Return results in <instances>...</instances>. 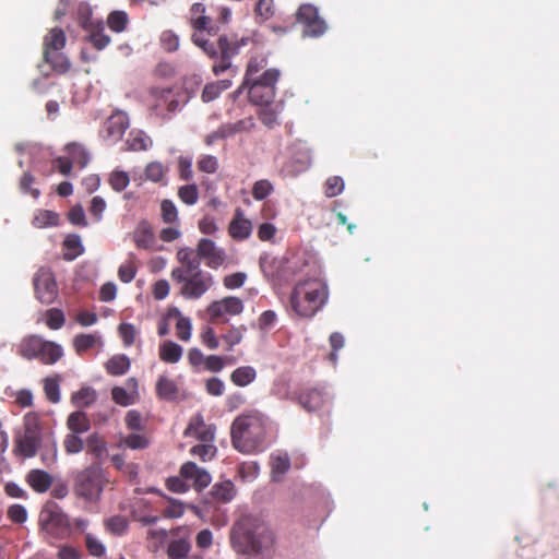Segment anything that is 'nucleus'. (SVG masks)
<instances>
[{
	"mask_svg": "<svg viewBox=\"0 0 559 559\" xmlns=\"http://www.w3.org/2000/svg\"><path fill=\"white\" fill-rule=\"evenodd\" d=\"M266 418L259 412L238 416L230 428L231 443L242 453H254L263 449Z\"/></svg>",
	"mask_w": 559,
	"mask_h": 559,
	"instance_id": "obj_4",
	"label": "nucleus"
},
{
	"mask_svg": "<svg viewBox=\"0 0 559 559\" xmlns=\"http://www.w3.org/2000/svg\"><path fill=\"white\" fill-rule=\"evenodd\" d=\"M259 119L266 128L273 129L278 124V112L269 105H264L259 111Z\"/></svg>",
	"mask_w": 559,
	"mask_h": 559,
	"instance_id": "obj_56",
	"label": "nucleus"
},
{
	"mask_svg": "<svg viewBox=\"0 0 559 559\" xmlns=\"http://www.w3.org/2000/svg\"><path fill=\"white\" fill-rule=\"evenodd\" d=\"M105 527L108 533L122 536L128 531L129 522L122 515H115L105 521Z\"/></svg>",
	"mask_w": 559,
	"mask_h": 559,
	"instance_id": "obj_42",
	"label": "nucleus"
},
{
	"mask_svg": "<svg viewBox=\"0 0 559 559\" xmlns=\"http://www.w3.org/2000/svg\"><path fill=\"white\" fill-rule=\"evenodd\" d=\"M260 467L257 462H243L238 467V475L242 481H252L259 475Z\"/></svg>",
	"mask_w": 559,
	"mask_h": 559,
	"instance_id": "obj_59",
	"label": "nucleus"
},
{
	"mask_svg": "<svg viewBox=\"0 0 559 559\" xmlns=\"http://www.w3.org/2000/svg\"><path fill=\"white\" fill-rule=\"evenodd\" d=\"M271 475L272 479L278 481L290 468V459L286 453L271 455Z\"/></svg>",
	"mask_w": 559,
	"mask_h": 559,
	"instance_id": "obj_27",
	"label": "nucleus"
},
{
	"mask_svg": "<svg viewBox=\"0 0 559 559\" xmlns=\"http://www.w3.org/2000/svg\"><path fill=\"white\" fill-rule=\"evenodd\" d=\"M297 401L302 408L313 412L324 404V393L318 388H305L298 392Z\"/></svg>",
	"mask_w": 559,
	"mask_h": 559,
	"instance_id": "obj_18",
	"label": "nucleus"
},
{
	"mask_svg": "<svg viewBox=\"0 0 559 559\" xmlns=\"http://www.w3.org/2000/svg\"><path fill=\"white\" fill-rule=\"evenodd\" d=\"M85 546L88 554L93 557L100 558L105 555L106 548L103 543L92 534L85 535Z\"/></svg>",
	"mask_w": 559,
	"mask_h": 559,
	"instance_id": "obj_61",
	"label": "nucleus"
},
{
	"mask_svg": "<svg viewBox=\"0 0 559 559\" xmlns=\"http://www.w3.org/2000/svg\"><path fill=\"white\" fill-rule=\"evenodd\" d=\"M63 259L72 261L81 255L84 251L81 238L76 234H70L63 240Z\"/></svg>",
	"mask_w": 559,
	"mask_h": 559,
	"instance_id": "obj_30",
	"label": "nucleus"
},
{
	"mask_svg": "<svg viewBox=\"0 0 559 559\" xmlns=\"http://www.w3.org/2000/svg\"><path fill=\"white\" fill-rule=\"evenodd\" d=\"M24 432L37 435L41 437L40 416L36 412H28L23 418Z\"/></svg>",
	"mask_w": 559,
	"mask_h": 559,
	"instance_id": "obj_48",
	"label": "nucleus"
},
{
	"mask_svg": "<svg viewBox=\"0 0 559 559\" xmlns=\"http://www.w3.org/2000/svg\"><path fill=\"white\" fill-rule=\"evenodd\" d=\"M66 43L67 37L63 29L53 27L44 37V52L62 50L66 46Z\"/></svg>",
	"mask_w": 559,
	"mask_h": 559,
	"instance_id": "obj_25",
	"label": "nucleus"
},
{
	"mask_svg": "<svg viewBox=\"0 0 559 559\" xmlns=\"http://www.w3.org/2000/svg\"><path fill=\"white\" fill-rule=\"evenodd\" d=\"M107 483L103 468L93 464L75 474L73 491L87 502H97Z\"/></svg>",
	"mask_w": 559,
	"mask_h": 559,
	"instance_id": "obj_6",
	"label": "nucleus"
},
{
	"mask_svg": "<svg viewBox=\"0 0 559 559\" xmlns=\"http://www.w3.org/2000/svg\"><path fill=\"white\" fill-rule=\"evenodd\" d=\"M36 298L44 305L52 304L58 297V286L52 271L41 266L33 278Z\"/></svg>",
	"mask_w": 559,
	"mask_h": 559,
	"instance_id": "obj_13",
	"label": "nucleus"
},
{
	"mask_svg": "<svg viewBox=\"0 0 559 559\" xmlns=\"http://www.w3.org/2000/svg\"><path fill=\"white\" fill-rule=\"evenodd\" d=\"M177 260L182 264V266L175 267L174 270H181L186 272L197 271L200 267V259L194 255V252L190 248H182L177 252Z\"/></svg>",
	"mask_w": 559,
	"mask_h": 559,
	"instance_id": "obj_33",
	"label": "nucleus"
},
{
	"mask_svg": "<svg viewBox=\"0 0 559 559\" xmlns=\"http://www.w3.org/2000/svg\"><path fill=\"white\" fill-rule=\"evenodd\" d=\"M216 452L217 448L213 444V442H203L202 444L192 447L190 450L192 455L200 457L204 462L212 460Z\"/></svg>",
	"mask_w": 559,
	"mask_h": 559,
	"instance_id": "obj_52",
	"label": "nucleus"
},
{
	"mask_svg": "<svg viewBox=\"0 0 559 559\" xmlns=\"http://www.w3.org/2000/svg\"><path fill=\"white\" fill-rule=\"evenodd\" d=\"M46 324L50 330H59L66 323V317L61 309L50 308L45 313Z\"/></svg>",
	"mask_w": 559,
	"mask_h": 559,
	"instance_id": "obj_49",
	"label": "nucleus"
},
{
	"mask_svg": "<svg viewBox=\"0 0 559 559\" xmlns=\"http://www.w3.org/2000/svg\"><path fill=\"white\" fill-rule=\"evenodd\" d=\"M296 22L301 25L302 37L318 38L325 34L328 24L319 9L311 3H302L295 13Z\"/></svg>",
	"mask_w": 559,
	"mask_h": 559,
	"instance_id": "obj_9",
	"label": "nucleus"
},
{
	"mask_svg": "<svg viewBox=\"0 0 559 559\" xmlns=\"http://www.w3.org/2000/svg\"><path fill=\"white\" fill-rule=\"evenodd\" d=\"M129 182L130 178L126 171L115 170L109 176V185L117 192L123 191Z\"/></svg>",
	"mask_w": 559,
	"mask_h": 559,
	"instance_id": "obj_60",
	"label": "nucleus"
},
{
	"mask_svg": "<svg viewBox=\"0 0 559 559\" xmlns=\"http://www.w3.org/2000/svg\"><path fill=\"white\" fill-rule=\"evenodd\" d=\"M150 108L163 119L176 112L179 108V99L173 88L152 87L150 90Z\"/></svg>",
	"mask_w": 559,
	"mask_h": 559,
	"instance_id": "obj_12",
	"label": "nucleus"
},
{
	"mask_svg": "<svg viewBox=\"0 0 559 559\" xmlns=\"http://www.w3.org/2000/svg\"><path fill=\"white\" fill-rule=\"evenodd\" d=\"M171 278L181 284L180 294L186 299H199L214 285L213 275L200 267L192 272L173 270Z\"/></svg>",
	"mask_w": 559,
	"mask_h": 559,
	"instance_id": "obj_7",
	"label": "nucleus"
},
{
	"mask_svg": "<svg viewBox=\"0 0 559 559\" xmlns=\"http://www.w3.org/2000/svg\"><path fill=\"white\" fill-rule=\"evenodd\" d=\"M273 191L272 183L266 179L258 180L252 187V197L258 200H264Z\"/></svg>",
	"mask_w": 559,
	"mask_h": 559,
	"instance_id": "obj_63",
	"label": "nucleus"
},
{
	"mask_svg": "<svg viewBox=\"0 0 559 559\" xmlns=\"http://www.w3.org/2000/svg\"><path fill=\"white\" fill-rule=\"evenodd\" d=\"M129 128V118L122 111H116L104 122L102 134L110 144L119 142Z\"/></svg>",
	"mask_w": 559,
	"mask_h": 559,
	"instance_id": "obj_15",
	"label": "nucleus"
},
{
	"mask_svg": "<svg viewBox=\"0 0 559 559\" xmlns=\"http://www.w3.org/2000/svg\"><path fill=\"white\" fill-rule=\"evenodd\" d=\"M247 332V326L241 324L239 326H231L226 333L222 335V340L227 344V349L241 343L243 334Z\"/></svg>",
	"mask_w": 559,
	"mask_h": 559,
	"instance_id": "obj_46",
	"label": "nucleus"
},
{
	"mask_svg": "<svg viewBox=\"0 0 559 559\" xmlns=\"http://www.w3.org/2000/svg\"><path fill=\"white\" fill-rule=\"evenodd\" d=\"M179 199L187 205H194L199 200V189L197 185H185L178 189Z\"/></svg>",
	"mask_w": 559,
	"mask_h": 559,
	"instance_id": "obj_53",
	"label": "nucleus"
},
{
	"mask_svg": "<svg viewBox=\"0 0 559 559\" xmlns=\"http://www.w3.org/2000/svg\"><path fill=\"white\" fill-rule=\"evenodd\" d=\"M43 53L45 62L51 67L53 72L64 74L70 70L71 62L62 50L46 51Z\"/></svg>",
	"mask_w": 559,
	"mask_h": 559,
	"instance_id": "obj_23",
	"label": "nucleus"
},
{
	"mask_svg": "<svg viewBox=\"0 0 559 559\" xmlns=\"http://www.w3.org/2000/svg\"><path fill=\"white\" fill-rule=\"evenodd\" d=\"M67 428L72 433H84L91 428V421L84 412L78 411L71 413L67 418Z\"/></svg>",
	"mask_w": 559,
	"mask_h": 559,
	"instance_id": "obj_28",
	"label": "nucleus"
},
{
	"mask_svg": "<svg viewBox=\"0 0 559 559\" xmlns=\"http://www.w3.org/2000/svg\"><path fill=\"white\" fill-rule=\"evenodd\" d=\"M61 380H62V378L60 374L46 377L43 380V389H44L46 399L52 404H57L60 402V399H61L60 382H61Z\"/></svg>",
	"mask_w": 559,
	"mask_h": 559,
	"instance_id": "obj_31",
	"label": "nucleus"
},
{
	"mask_svg": "<svg viewBox=\"0 0 559 559\" xmlns=\"http://www.w3.org/2000/svg\"><path fill=\"white\" fill-rule=\"evenodd\" d=\"M17 354L27 360L36 359L44 365H53L63 356V349L52 341L44 340L39 335H29L20 342Z\"/></svg>",
	"mask_w": 559,
	"mask_h": 559,
	"instance_id": "obj_5",
	"label": "nucleus"
},
{
	"mask_svg": "<svg viewBox=\"0 0 559 559\" xmlns=\"http://www.w3.org/2000/svg\"><path fill=\"white\" fill-rule=\"evenodd\" d=\"M160 217L165 224L179 223L178 210L171 200L165 199L160 202Z\"/></svg>",
	"mask_w": 559,
	"mask_h": 559,
	"instance_id": "obj_44",
	"label": "nucleus"
},
{
	"mask_svg": "<svg viewBox=\"0 0 559 559\" xmlns=\"http://www.w3.org/2000/svg\"><path fill=\"white\" fill-rule=\"evenodd\" d=\"M205 7L202 3H193L190 8L189 22L193 28L191 39L204 53L214 60L212 71L219 75L227 70H233L231 59L239 53L248 39L239 38L236 34L221 35L215 41L207 36H215L218 28L213 24L212 19L205 14Z\"/></svg>",
	"mask_w": 559,
	"mask_h": 559,
	"instance_id": "obj_1",
	"label": "nucleus"
},
{
	"mask_svg": "<svg viewBox=\"0 0 559 559\" xmlns=\"http://www.w3.org/2000/svg\"><path fill=\"white\" fill-rule=\"evenodd\" d=\"M84 440L80 433H68L63 439V448L67 454H78L84 449Z\"/></svg>",
	"mask_w": 559,
	"mask_h": 559,
	"instance_id": "obj_47",
	"label": "nucleus"
},
{
	"mask_svg": "<svg viewBox=\"0 0 559 559\" xmlns=\"http://www.w3.org/2000/svg\"><path fill=\"white\" fill-rule=\"evenodd\" d=\"M39 524L47 534L53 537H63L70 528L69 518L61 508L53 502H48L39 513Z\"/></svg>",
	"mask_w": 559,
	"mask_h": 559,
	"instance_id": "obj_10",
	"label": "nucleus"
},
{
	"mask_svg": "<svg viewBox=\"0 0 559 559\" xmlns=\"http://www.w3.org/2000/svg\"><path fill=\"white\" fill-rule=\"evenodd\" d=\"M150 440L144 435L131 433L127 437L121 438L118 447H127L131 450H143L148 448Z\"/></svg>",
	"mask_w": 559,
	"mask_h": 559,
	"instance_id": "obj_43",
	"label": "nucleus"
},
{
	"mask_svg": "<svg viewBox=\"0 0 559 559\" xmlns=\"http://www.w3.org/2000/svg\"><path fill=\"white\" fill-rule=\"evenodd\" d=\"M197 253L200 260H204L206 266L217 270L225 264L227 255L224 249L218 248L215 242L207 238H201L197 246Z\"/></svg>",
	"mask_w": 559,
	"mask_h": 559,
	"instance_id": "obj_14",
	"label": "nucleus"
},
{
	"mask_svg": "<svg viewBox=\"0 0 559 559\" xmlns=\"http://www.w3.org/2000/svg\"><path fill=\"white\" fill-rule=\"evenodd\" d=\"M97 399L96 391L91 386H83L74 392L71 396V402L79 408L91 406Z\"/></svg>",
	"mask_w": 559,
	"mask_h": 559,
	"instance_id": "obj_36",
	"label": "nucleus"
},
{
	"mask_svg": "<svg viewBox=\"0 0 559 559\" xmlns=\"http://www.w3.org/2000/svg\"><path fill=\"white\" fill-rule=\"evenodd\" d=\"M87 453L92 454L96 461H100L107 452V442L104 437L97 432L91 433L85 440Z\"/></svg>",
	"mask_w": 559,
	"mask_h": 559,
	"instance_id": "obj_29",
	"label": "nucleus"
},
{
	"mask_svg": "<svg viewBox=\"0 0 559 559\" xmlns=\"http://www.w3.org/2000/svg\"><path fill=\"white\" fill-rule=\"evenodd\" d=\"M59 224V215L49 210H39L34 215L33 225L37 228H45L48 226H57Z\"/></svg>",
	"mask_w": 559,
	"mask_h": 559,
	"instance_id": "obj_40",
	"label": "nucleus"
},
{
	"mask_svg": "<svg viewBox=\"0 0 559 559\" xmlns=\"http://www.w3.org/2000/svg\"><path fill=\"white\" fill-rule=\"evenodd\" d=\"M235 361V358L210 355L205 357L204 367L211 372H219L226 364H234Z\"/></svg>",
	"mask_w": 559,
	"mask_h": 559,
	"instance_id": "obj_57",
	"label": "nucleus"
},
{
	"mask_svg": "<svg viewBox=\"0 0 559 559\" xmlns=\"http://www.w3.org/2000/svg\"><path fill=\"white\" fill-rule=\"evenodd\" d=\"M79 24L85 31L96 25L99 21H94L92 17V9L87 4H80L78 9Z\"/></svg>",
	"mask_w": 559,
	"mask_h": 559,
	"instance_id": "obj_62",
	"label": "nucleus"
},
{
	"mask_svg": "<svg viewBox=\"0 0 559 559\" xmlns=\"http://www.w3.org/2000/svg\"><path fill=\"white\" fill-rule=\"evenodd\" d=\"M41 437L28 432H24L16 439L15 448L23 457H33L36 455L40 444Z\"/></svg>",
	"mask_w": 559,
	"mask_h": 559,
	"instance_id": "obj_22",
	"label": "nucleus"
},
{
	"mask_svg": "<svg viewBox=\"0 0 559 559\" xmlns=\"http://www.w3.org/2000/svg\"><path fill=\"white\" fill-rule=\"evenodd\" d=\"M107 24L116 33L123 32L128 24V15L123 11H114L108 15Z\"/></svg>",
	"mask_w": 559,
	"mask_h": 559,
	"instance_id": "obj_51",
	"label": "nucleus"
},
{
	"mask_svg": "<svg viewBox=\"0 0 559 559\" xmlns=\"http://www.w3.org/2000/svg\"><path fill=\"white\" fill-rule=\"evenodd\" d=\"M86 32H88L87 41L97 50H103L110 43V37L104 33L102 22L86 29Z\"/></svg>",
	"mask_w": 559,
	"mask_h": 559,
	"instance_id": "obj_35",
	"label": "nucleus"
},
{
	"mask_svg": "<svg viewBox=\"0 0 559 559\" xmlns=\"http://www.w3.org/2000/svg\"><path fill=\"white\" fill-rule=\"evenodd\" d=\"M182 347L173 341L163 342L158 348L159 359L166 364L178 362L182 357Z\"/></svg>",
	"mask_w": 559,
	"mask_h": 559,
	"instance_id": "obj_24",
	"label": "nucleus"
},
{
	"mask_svg": "<svg viewBox=\"0 0 559 559\" xmlns=\"http://www.w3.org/2000/svg\"><path fill=\"white\" fill-rule=\"evenodd\" d=\"M262 64L258 59H250L247 66L246 74L242 84L240 85L238 92L242 93L245 91V87L248 85V82H253L255 80H259L258 73L262 69Z\"/></svg>",
	"mask_w": 559,
	"mask_h": 559,
	"instance_id": "obj_55",
	"label": "nucleus"
},
{
	"mask_svg": "<svg viewBox=\"0 0 559 559\" xmlns=\"http://www.w3.org/2000/svg\"><path fill=\"white\" fill-rule=\"evenodd\" d=\"M118 332L126 347L131 346L135 342L138 331L133 324L121 323L118 328Z\"/></svg>",
	"mask_w": 559,
	"mask_h": 559,
	"instance_id": "obj_64",
	"label": "nucleus"
},
{
	"mask_svg": "<svg viewBox=\"0 0 559 559\" xmlns=\"http://www.w3.org/2000/svg\"><path fill=\"white\" fill-rule=\"evenodd\" d=\"M212 493L216 499L223 502H229L235 497V486L230 480L215 484Z\"/></svg>",
	"mask_w": 559,
	"mask_h": 559,
	"instance_id": "obj_45",
	"label": "nucleus"
},
{
	"mask_svg": "<svg viewBox=\"0 0 559 559\" xmlns=\"http://www.w3.org/2000/svg\"><path fill=\"white\" fill-rule=\"evenodd\" d=\"M124 151L140 152L146 151L152 145V140L141 130H133L129 133L124 143Z\"/></svg>",
	"mask_w": 559,
	"mask_h": 559,
	"instance_id": "obj_26",
	"label": "nucleus"
},
{
	"mask_svg": "<svg viewBox=\"0 0 559 559\" xmlns=\"http://www.w3.org/2000/svg\"><path fill=\"white\" fill-rule=\"evenodd\" d=\"M329 300V287L320 278L300 280L289 296L292 311L300 318H312Z\"/></svg>",
	"mask_w": 559,
	"mask_h": 559,
	"instance_id": "obj_3",
	"label": "nucleus"
},
{
	"mask_svg": "<svg viewBox=\"0 0 559 559\" xmlns=\"http://www.w3.org/2000/svg\"><path fill=\"white\" fill-rule=\"evenodd\" d=\"M130 365L128 356L120 354L109 358L105 364V369L110 376H122L129 370Z\"/></svg>",
	"mask_w": 559,
	"mask_h": 559,
	"instance_id": "obj_34",
	"label": "nucleus"
},
{
	"mask_svg": "<svg viewBox=\"0 0 559 559\" xmlns=\"http://www.w3.org/2000/svg\"><path fill=\"white\" fill-rule=\"evenodd\" d=\"M168 173V168L165 167L160 162H151L146 165L144 174L147 180L160 183V185H167L166 176Z\"/></svg>",
	"mask_w": 559,
	"mask_h": 559,
	"instance_id": "obj_39",
	"label": "nucleus"
},
{
	"mask_svg": "<svg viewBox=\"0 0 559 559\" xmlns=\"http://www.w3.org/2000/svg\"><path fill=\"white\" fill-rule=\"evenodd\" d=\"M233 548L242 555H262L271 550L274 535L267 524L258 516L243 515L230 532Z\"/></svg>",
	"mask_w": 559,
	"mask_h": 559,
	"instance_id": "obj_2",
	"label": "nucleus"
},
{
	"mask_svg": "<svg viewBox=\"0 0 559 559\" xmlns=\"http://www.w3.org/2000/svg\"><path fill=\"white\" fill-rule=\"evenodd\" d=\"M251 222L243 217V213L240 209H237L235 217L230 222L228 228L230 237L235 240H245L251 235Z\"/></svg>",
	"mask_w": 559,
	"mask_h": 559,
	"instance_id": "obj_19",
	"label": "nucleus"
},
{
	"mask_svg": "<svg viewBox=\"0 0 559 559\" xmlns=\"http://www.w3.org/2000/svg\"><path fill=\"white\" fill-rule=\"evenodd\" d=\"M243 301L235 296L214 300L206 307L209 322H227L229 317L240 314L243 311Z\"/></svg>",
	"mask_w": 559,
	"mask_h": 559,
	"instance_id": "obj_11",
	"label": "nucleus"
},
{
	"mask_svg": "<svg viewBox=\"0 0 559 559\" xmlns=\"http://www.w3.org/2000/svg\"><path fill=\"white\" fill-rule=\"evenodd\" d=\"M133 241L139 249H152L155 243V235L148 221L139 222L133 233Z\"/></svg>",
	"mask_w": 559,
	"mask_h": 559,
	"instance_id": "obj_20",
	"label": "nucleus"
},
{
	"mask_svg": "<svg viewBox=\"0 0 559 559\" xmlns=\"http://www.w3.org/2000/svg\"><path fill=\"white\" fill-rule=\"evenodd\" d=\"M156 394L162 400L173 401L178 395V386L174 380L160 376L156 382Z\"/></svg>",
	"mask_w": 559,
	"mask_h": 559,
	"instance_id": "obj_32",
	"label": "nucleus"
},
{
	"mask_svg": "<svg viewBox=\"0 0 559 559\" xmlns=\"http://www.w3.org/2000/svg\"><path fill=\"white\" fill-rule=\"evenodd\" d=\"M66 152L72 164L80 168H84L90 162V156L81 144L70 143L66 146Z\"/></svg>",
	"mask_w": 559,
	"mask_h": 559,
	"instance_id": "obj_37",
	"label": "nucleus"
},
{
	"mask_svg": "<svg viewBox=\"0 0 559 559\" xmlns=\"http://www.w3.org/2000/svg\"><path fill=\"white\" fill-rule=\"evenodd\" d=\"M179 474L186 483H190L198 491L206 488L212 480L210 473L206 469L199 467L194 462L183 463L180 467Z\"/></svg>",
	"mask_w": 559,
	"mask_h": 559,
	"instance_id": "obj_16",
	"label": "nucleus"
},
{
	"mask_svg": "<svg viewBox=\"0 0 559 559\" xmlns=\"http://www.w3.org/2000/svg\"><path fill=\"white\" fill-rule=\"evenodd\" d=\"M278 78V70L267 69L260 74L259 80L248 82L245 90L248 91L250 102L259 106L270 105L275 97V85Z\"/></svg>",
	"mask_w": 559,
	"mask_h": 559,
	"instance_id": "obj_8",
	"label": "nucleus"
},
{
	"mask_svg": "<svg viewBox=\"0 0 559 559\" xmlns=\"http://www.w3.org/2000/svg\"><path fill=\"white\" fill-rule=\"evenodd\" d=\"M257 378V371L251 366H242L235 369L230 374V380L237 386H246Z\"/></svg>",
	"mask_w": 559,
	"mask_h": 559,
	"instance_id": "obj_38",
	"label": "nucleus"
},
{
	"mask_svg": "<svg viewBox=\"0 0 559 559\" xmlns=\"http://www.w3.org/2000/svg\"><path fill=\"white\" fill-rule=\"evenodd\" d=\"M345 183L342 177L331 176L324 183V194L326 198H333L343 192Z\"/></svg>",
	"mask_w": 559,
	"mask_h": 559,
	"instance_id": "obj_54",
	"label": "nucleus"
},
{
	"mask_svg": "<svg viewBox=\"0 0 559 559\" xmlns=\"http://www.w3.org/2000/svg\"><path fill=\"white\" fill-rule=\"evenodd\" d=\"M191 545L187 539L180 538L170 542L167 555L170 559H183L190 552Z\"/></svg>",
	"mask_w": 559,
	"mask_h": 559,
	"instance_id": "obj_41",
	"label": "nucleus"
},
{
	"mask_svg": "<svg viewBox=\"0 0 559 559\" xmlns=\"http://www.w3.org/2000/svg\"><path fill=\"white\" fill-rule=\"evenodd\" d=\"M255 17L262 22L270 20L275 14V5L273 0H258L254 8Z\"/></svg>",
	"mask_w": 559,
	"mask_h": 559,
	"instance_id": "obj_50",
	"label": "nucleus"
},
{
	"mask_svg": "<svg viewBox=\"0 0 559 559\" xmlns=\"http://www.w3.org/2000/svg\"><path fill=\"white\" fill-rule=\"evenodd\" d=\"M25 480L38 493L46 492L52 485V476L48 472L38 468L31 469Z\"/></svg>",
	"mask_w": 559,
	"mask_h": 559,
	"instance_id": "obj_21",
	"label": "nucleus"
},
{
	"mask_svg": "<svg viewBox=\"0 0 559 559\" xmlns=\"http://www.w3.org/2000/svg\"><path fill=\"white\" fill-rule=\"evenodd\" d=\"M185 437H193L201 442H213L215 437V427L205 424L203 416L197 414L191 417L183 432Z\"/></svg>",
	"mask_w": 559,
	"mask_h": 559,
	"instance_id": "obj_17",
	"label": "nucleus"
},
{
	"mask_svg": "<svg viewBox=\"0 0 559 559\" xmlns=\"http://www.w3.org/2000/svg\"><path fill=\"white\" fill-rule=\"evenodd\" d=\"M96 344V337L92 334H79L73 340V347L79 355L87 352Z\"/></svg>",
	"mask_w": 559,
	"mask_h": 559,
	"instance_id": "obj_58",
	"label": "nucleus"
}]
</instances>
